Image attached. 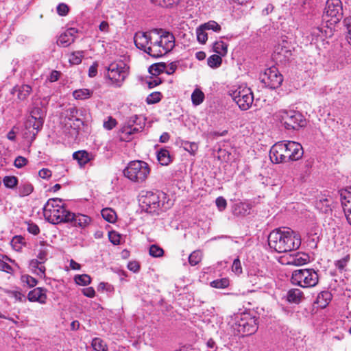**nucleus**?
Segmentation results:
<instances>
[{"mask_svg": "<svg viewBox=\"0 0 351 351\" xmlns=\"http://www.w3.org/2000/svg\"><path fill=\"white\" fill-rule=\"evenodd\" d=\"M149 172L150 169L147 162L134 160L129 162L123 171V174L131 181L141 183L147 179Z\"/></svg>", "mask_w": 351, "mask_h": 351, "instance_id": "obj_9", "label": "nucleus"}, {"mask_svg": "<svg viewBox=\"0 0 351 351\" xmlns=\"http://www.w3.org/2000/svg\"><path fill=\"white\" fill-rule=\"evenodd\" d=\"M205 31L206 30L202 27V25L197 28V40L202 44L205 43L208 39V35Z\"/></svg>", "mask_w": 351, "mask_h": 351, "instance_id": "obj_48", "label": "nucleus"}, {"mask_svg": "<svg viewBox=\"0 0 351 351\" xmlns=\"http://www.w3.org/2000/svg\"><path fill=\"white\" fill-rule=\"evenodd\" d=\"M229 285V280L228 278H221L212 281L210 286L217 289H223Z\"/></svg>", "mask_w": 351, "mask_h": 351, "instance_id": "obj_44", "label": "nucleus"}, {"mask_svg": "<svg viewBox=\"0 0 351 351\" xmlns=\"http://www.w3.org/2000/svg\"><path fill=\"white\" fill-rule=\"evenodd\" d=\"M21 280L23 283L26 284L28 287H34L37 285V280L29 275H23Z\"/></svg>", "mask_w": 351, "mask_h": 351, "instance_id": "obj_51", "label": "nucleus"}, {"mask_svg": "<svg viewBox=\"0 0 351 351\" xmlns=\"http://www.w3.org/2000/svg\"><path fill=\"white\" fill-rule=\"evenodd\" d=\"M27 226V230L29 233L34 235H38L40 233V228L36 223L29 221Z\"/></svg>", "mask_w": 351, "mask_h": 351, "instance_id": "obj_53", "label": "nucleus"}, {"mask_svg": "<svg viewBox=\"0 0 351 351\" xmlns=\"http://www.w3.org/2000/svg\"><path fill=\"white\" fill-rule=\"evenodd\" d=\"M106 69L108 78L111 83L117 87H121L128 74L127 65L122 61L114 62Z\"/></svg>", "mask_w": 351, "mask_h": 351, "instance_id": "obj_11", "label": "nucleus"}, {"mask_svg": "<svg viewBox=\"0 0 351 351\" xmlns=\"http://www.w3.org/2000/svg\"><path fill=\"white\" fill-rule=\"evenodd\" d=\"M76 33L77 31L74 28L67 29L59 36L57 41L58 45L64 47L70 45L74 42Z\"/></svg>", "mask_w": 351, "mask_h": 351, "instance_id": "obj_19", "label": "nucleus"}, {"mask_svg": "<svg viewBox=\"0 0 351 351\" xmlns=\"http://www.w3.org/2000/svg\"><path fill=\"white\" fill-rule=\"evenodd\" d=\"M204 98V93L199 88H195L191 94V101L194 106L200 105Z\"/></svg>", "mask_w": 351, "mask_h": 351, "instance_id": "obj_30", "label": "nucleus"}, {"mask_svg": "<svg viewBox=\"0 0 351 351\" xmlns=\"http://www.w3.org/2000/svg\"><path fill=\"white\" fill-rule=\"evenodd\" d=\"M6 293L12 298H14L16 300L21 301L24 297L22 293L18 291H6Z\"/></svg>", "mask_w": 351, "mask_h": 351, "instance_id": "obj_62", "label": "nucleus"}, {"mask_svg": "<svg viewBox=\"0 0 351 351\" xmlns=\"http://www.w3.org/2000/svg\"><path fill=\"white\" fill-rule=\"evenodd\" d=\"M202 254L199 250L193 252L189 256V262L191 266L197 265L202 260Z\"/></svg>", "mask_w": 351, "mask_h": 351, "instance_id": "obj_41", "label": "nucleus"}, {"mask_svg": "<svg viewBox=\"0 0 351 351\" xmlns=\"http://www.w3.org/2000/svg\"><path fill=\"white\" fill-rule=\"evenodd\" d=\"M268 244L278 253H285L298 250L301 245L299 233L290 228L276 229L268 236Z\"/></svg>", "mask_w": 351, "mask_h": 351, "instance_id": "obj_1", "label": "nucleus"}, {"mask_svg": "<svg viewBox=\"0 0 351 351\" xmlns=\"http://www.w3.org/2000/svg\"><path fill=\"white\" fill-rule=\"evenodd\" d=\"M32 91V87L28 84L16 85L14 86L10 93L14 94L17 93V98L20 101L25 100Z\"/></svg>", "mask_w": 351, "mask_h": 351, "instance_id": "obj_20", "label": "nucleus"}, {"mask_svg": "<svg viewBox=\"0 0 351 351\" xmlns=\"http://www.w3.org/2000/svg\"><path fill=\"white\" fill-rule=\"evenodd\" d=\"M69 12V7L65 3H60L57 6V12L60 16L66 15Z\"/></svg>", "mask_w": 351, "mask_h": 351, "instance_id": "obj_58", "label": "nucleus"}, {"mask_svg": "<svg viewBox=\"0 0 351 351\" xmlns=\"http://www.w3.org/2000/svg\"><path fill=\"white\" fill-rule=\"evenodd\" d=\"M166 67V63L160 62L152 64L149 69V72L153 75H160L164 73Z\"/></svg>", "mask_w": 351, "mask_h": 351, "instance_id": "obj_34", "label": "nucleus"}, {"mask_svg": "<svg viewBox=\"0 0 351 351\" xmlns=\"http://www.w3.org/2000/svg\"><path fill=\"white\" fill-rule=\"evenodd\" d=\"M24 238L21 236H15L11 240L10 244L16 251H20L22 248Z\"/></svg>", "mask_w": 351, "mask_h": 351, "instance_id": "obj_45", "label": "nucleus"}, {"mask_svg": "<svg viewBox=\"0 0 351 351\" xmlns=\"http://www.w3.org/2000/svg\"><path fill=\"white\" fill-rule=\"evenodd\" d=\"M331 300L332 294L329 291H322L317 297L316 303L320 308H324L326 307Z\"/></svg>", "mask_w": 351, "mask_h": 351, "instance_id": "obj_25", "label": "nucleus"}, {"mask_svg": "<svg viewBox=\"0 0 351 351\" xmlns=\"http://www.w3.org/2000/svg\"><path fill=\"white\" fill-rule=\"evenodd\" d=\"M252 207L253 204L251 202L237 203L232 207V213L237 217H245L250 214Z\"/></svg>", "mask_w": 351, "mask_h": 351, "instance_id": "obj_17", "label": "nucleus"}, {"mask_svg": "<svg viewBox=\"0 0 351 351\" xmlns=\"http://www.w3.org/2000/svg\"><path fill=\"white\" fill-rule=\"evenodd\" d=\"M232 271L237 275H239L242 273V267L239 258H237L234 260L232 266Z\"/></svg>", "mask_w": 351, "mask_h": 351, "instance_id": "obj_54", "label": "nucleus"}, {"mask_svg": "<svg viewBox=\"0 0 351 351\" xmlns=\"http://www.w3.org/2000/svg\"><path fill=\"white\" fill-rule=\"evenodd\" d=\"M47 290L44 288L37 287L30 291L27 298L30 302H38L40 304H45L47 301Z\"/></svg>", "mask_w": 351, "mask_h": 351, "instance_id": "obj_18", "label": "nucleus"}, {"mask_svg": "<svg viewBox=\"0 0 351 351\" xmlns=\"http://www.w3.org/2000/svg\"><path fill=\"white\" fill-rule=\"evenodd\" d=\"M274 119L287 130H298L306 125V119L302 112L292 109H282L276 112Z\"/></svg>", "mask_w": 351, "mask_h": 351, "instance_id": "obj_5", "label": "nucleus"}, {"mask_svg": "<svg viewBox=\"0 0 351 351\" xmlns=\"http://www.w3.org/2000/svg\"><path fill=\"white\" fill-rule=\"evenodd\" d=\"M309 262V256L305 253L297 252L293 254L288 263L293 265L300 266Z\"/></svg>", "mask_w": 351, "mask_h": 351, "instance_id": "obj_23", "label": "nucleus"}, {"mask_svg": "<svg viewBox=\"0 0 351 351\" xmlns=\"http://www.w3.org/2000/svg\"><path fill=\"white\" fill-rule=\"evenodd\" d=\"M149 253L153 257H161L163 256L164 250L157 245H152Z\"/></svg>", "mask_w": 351, "mask_h": 351, "instance_id": "obj_46", "label": "nucleus"}, {"mask_svg": "<svg viewBox=\"0 0 351 351\" xmlns=\"http://www.w3.org/2000/svg\"><path fill=\"white\" fill-rule=\"evenodd\" d=\"M110 241L114 245H118L120 243V234L115 231H111L108 234Z\"/></svg>", "mask_w": 351, "mask_h": 351, "instance_id": "obj_56", "label": "nucleus"}, {"mask_svg": "<svg viewBox=\"0 0 351 351\" xmlns=\"http://www.w3.org/2000/svg\"><path fill=\"white\" fill-rule=\"evenodd\" d=\"M233 328L242 336L252 335L258 329V319L249 312L239 313L235 317Z\"/></svg>", "mask_w": 351, "mask_h": 351, "instance_id": "obj_6", "label": "nucleus"}, {"mask_svg": "<svg viewBox=\"0 0 351 351\" xmlns=\"http://www.w3.org/2000/svg\"><path fill=\"white\" fill-rule=\"evenodd\" d=\"M151 1L161 7L169 8L176 4L178 0H151Z\"/></svg>", "mask_w": 351, "mask_h": 351, "instance_id": "obj_47", "label": "nucleus"}, {"mask_svg": "<svg viewBox=\"0 0 351 351\" xmlns=\"http://www.w3.org/2000/svg\"><path fill=\"white\" fill-rule=\"evenodd\" d=\"M215 204L220 211H223L227 206V202L226 199L221 196L218 197L215 200Z\"/></svg>", "mask_w": 351, "mask_h": 351, "instance_id": "obj_55", "label": "nucleus"}, {"mask_svg": "<svg viewBox=\"0 0 351 351\" xmlns=\"http://www.w3.org/2000/svg\"><path fill=\"white\" fill-rule=\"evenodd\" d=\"M304 154L302 145L295 141H280L275 143L269 152L271 160L275 163H284L300 159Z\"/></svg>", "mask_w": 351, "mask_h": 351, "instance_id": "obj_2", "label": "nucleus"}, {"mask_svg": "<svg viewBox=\"0 0 351 351\" xmlns=\"http://www.w3.org/2000/svg\"><path fill=\"white\" fill-rule=\"evenodd\" d=\"M343 24L347 31V40L351 45V16L346 18L343 20Z\"/></svg>", "mask_w": 351, "mask_h": 351, "instance_id": "obj_52", "label": "nucleus"}, {"mask_svg": "<svg viewBox=\"0 0 351 351\" xmlns=\"http://www.w3.org/2000/svg\"><path fill=\"white\" fill-rule=\"evenodd\" d=\"M154 40V34L147 32H136L134 37V41L137 48L143 50L149 56H151V51L149 49H151V43Z\"/></svg>", "mask_w": 351, "mask_h": 351, "instance_id": "obj_15", "label": "nucleus"}, {"mask_svg": "<svg viewBox=\"0 0 351 351\" xmlns=\"http://www.w3.org/2000/svg\"><path fill=\"white\" fill-rule=\"evenodd\" d=\"M330 202L331 200L327 197H322L316 201L315 206L321 212L326 213L329 210H331Z\"/></svg>", "mask_w": 351, "mask_h": 351, "instance_id": "obj_27", "label": "nucleus"}, {"mask_svg": "<svg viewBox=\"0 0 351 351\" xmlns=\"http://www.w3.org/2000/svg\"><path fill=\"white\" fill-rule=\"evenodd\" d=\"M47 251L45 247H42L39 250L37 257L40 262L45 263L47 260Z\"/></svg>", "mask_w": 351, "mask_h": 351, "instance_id": "obj_64", "label": "nucleus"}, {"mask_svg": "<svg viewBox=\"0 0 351 351\" xmlns=\"http://www.w3.org/2000/svg\"><path fill=\"white\" fill-rule=\"evenodd\" d=\"M213 51L221 56H225L228 53V45L221 41H216L213 43Z\"/></svg>", "mask_w": 351, "mask_h": 351, "instance_id": "obj_29", "label": "nucleus"}, {"mask_svg": "<svg viewBox=\"0 0 351 351\" xmlns=\"http://www.w3.org/2000/svg\"><path fill=\"white\" fill-rule=\"evenodd\" d=\"M83 125L84 122L81 119L75 118L65 123L64 132L69 133L72 138H76L79 134V130Z\"/></svg>", "mask_w": 351, "mask_h": 351, "instance_id": "obj_16", "label": "nucleus"}, {"mask_svg": "<svg viewBox=\"0 0 351 351\" xmlns=\"http://www.w3.org/2000/svg\"><path fill=\"white\" fill-rule=\"evenodd\" d=\"M291 281L294 285L311 288L318 284L319 276L313 269H300L293 271Z\"/></svg>", "mask_w": 351, "mask_h": 351, "instance_id": "obj_7", "label": "nucleus"}, {"mask_svg": "<svg viewBox=\"0 0 351 351\" xmlns=\"http://www.w3.org/2000/svg\"><path fill=\"white\" fill-rule=\"evenodd\" d=\"M205 30H213L215 32H219L221 30V26L215 21H209L201 25Z\"/></svg>", "mask_w": 351, "mask_h": 351, "instance_id": "obj_43", "label": "nucleus"}, {"mask_svg": "<svg viewBox=\"0 0 351 351\" xmlns=\"http://www.w3.org/2000/svg\"><path fill=\"white\" fill-rule=\"evenodd\" d=\"M341 201L342 206L343 203H350L351 202V191H348V190L342 191L341 192Z\"/></svg>", "mask_w": 351, "mask_h": 351, "instance_id": "obj_57", "label": "nucleus"}, {"mask_svg": "<svg viewBox=\"0 0 351 351\" xmlns=\"http://www.w3.org/2000/svg\"><path fill=\"white\" fill-rule=\"evenodd\" d=\"M45 117V113L44 110L41 108L36 106L31 110L29 118H33L37 121H41L44 123Z\"/></svg>", "mask_w": 351, "mask_h": 351, "instance_id": "obj_32", "label": "nucleus"}, {"mask_svg": "<svg viewBox=\"0 0 351 351\" xmlns=\"http://www.w3.org/2000/svg\"><path fill=\"white\" fill-rule=\"evenodd\" d=\"M221 56L219 54H213L210 56L207 60V63L211 68L219 67L221 64Z\"/></svg>", "mask_w": 351, "mask_h": 351, "instance_id": "obj_36", "label": "nucleus"}, {"mask_svg": "<svg viewBox=\"0 0 351 351\" xmlns=\"http://www.w3.org/2000/svg\"><path fill=\"white\" fill-rule=\"evenodd\" d=\"M83 57L82 51H74L69 56V61L71 64L77 65L81 63Z\"/></svg>", "mask_w": 351, "mask_h": 351, "instance_id": "obj_38", "label": "nucleus"}, {"mask_svg": "<svg viewBox=\"0 0 351 351\" xmlns=\"http://www.w3.org/2000/svg\"><path fill=\"white\" fill-rule=\"evenodd\" d=\"M71 216L69 219V222H73L75 226H78L80 228H85L86 227L91 221V219L90 217L82 215V214H75L71 213Z\"/></svg>", "mask_w": 351, "mask_h": 351, "instance_id": "obj_21", "label": "nucleus"}, {"mask_svg": "<svg viewBox=\"0 0 351 351\" xmlns=\"http://www.w3.org/2000/svg\"><path fill=\"white\" fill-rule=\"evenodd\" d=\"M161 97L162 95L160 92H154L148 95L146 101L149 104H156L160 101Z\"/></svg>", "mask_w": 351, "mask_h": 351, "instance_id": "obj_50", "label": "nucleus"}, {"mask_svg": "<svg viewBox=\"0 0 351 351\" xmlns=\"http://www.w3.org/2000/svg\"><path fill=\"white\" fill-rule=\"evenodd\" d=\"M326 16L330 17V25L336 24L343 16L342 3L340 0H327L324 9Z\"/></svg>", "mask_w": 351, "mask_h": 351, "instance_id": "obj_13", "label": "nucleus"}, {"mask_svg": "<svg viewBox=\"0 0 351 351\" xmlns=\"http://www.w3.org/2000/svg\"><path fill=\"white\" fill-rule=\"evenodd\" d=\"M177 69V64L176 62H171L168 64H166V67L165 70V73L168 75L173 74Z\"/></svg>", "mask_w": 351, "mask_h": 351, "instance_id": "obj_61", "label": "nucleus"}, {"mask_svg": "<svg viewBox=\"0 0 351 351\" xmlns=\"http://www.w3.org/2000/svg\"><path fill=\"white\" fill-rule=\"evenodd\" d=\"M74 280L77 285L82 286L88 285L91 282L90 277L87 274L77 275L75 276Z\"/></svg>", "mask_w": 351, "mask_h": 351, "instance_id": "obj_42", "label": "nucleus"}, {"mask_svg": "<svg viewBox=\"0 0 351 351\" xmlns=\"http://www.w3.org/2000/svg\"><path fill=\"white\" fill-rule=\"evenodd\" d=\"M43 125V123L41 121H37L35 119L29 117L25 123V129L34 138L36 136L38 132L42 129Z\"/></svg>", "mask_w": 351, "mask_h": 351, "instance_id": "obj_22", "label": "nucleus"}, {"mask_svg": "<svg viewBox=\"0 0 351 351\" xmlns=\"http://www.w3.org/2000/svg\"><path fill=\"white\" fill-rule=\"evenodd\" d=\"M3 183L6 188L14 189L18 184V179L14 176H5L3 179Z\"/></svg>", "mask_w": 351, "mask_h": 351, "instance_id": "obj_40", "label": "nucleus"}, {"mask_svg": "<svg viewBox=\"0 0 351 351\" xmlns=\"http://www.w3.org/2000/svg\"><path fill=\"white\" fill-rule=\"evenodd\" d=\"M151 34L157 37H154L153 42L151 43V49H149L151 51V56L161 57L174 48L175 37L173 34L162 29H153L151 31Z\"/></svg>", "mask_w": 351, "mask_h": 351, "instance_id": "obj_3", "label": "nucleus"}, {"mask_svg": "<svg viewBox=\"0 0 351 351\" xmlns=\"http://www.w3.org/2000/svg\"><path fill=\"white\" fill-rule=\"evenodd\" d=\"M62 199L59 198L49 199L43 206V215L45 219L51 223L58 224L60 223L69 222L72 215L71 212L60 205Z\"/></svg>", "mask_w": 351, "mask_h": 351, "instance_id": "obj_4", "label": "nucleus"}, {"mask_svg": "<svg viewBox=\"0 0 351 351\" xmlns=\"http://www.w3.org/2000/svg\"><path fill=\"white\" fill-rule=\"evenodd\" d=\"M145 125V119L142 116L134 115L127 121L121 131L128 138L130 135L141 132Z\"/></svg>", "mask_w": 351, "mask_h": 351, "instance_id": "obj_14", "label": "nucleus"}, {"mask_svg": "<svg viewBox=\"0 0 351 351\" xmlns=\"http://www.w3.org/2000/svg\"><path fill=\"white\" fill-rule=\"evenodd\" d=\"M303 298L304 293L299 289H291L287 294V299L291 303L299 304Z\"/></svg>", "mask_w": 351, "mask_h": 351, "instance_id": "obj_24", "label": "nucleus"}, {"mask_svg": "<svg viewBox=\"0 0 351 351\" xmlns=\"http://www.w3.org/2000/svg\"><path fill=\"white\" fill-rule=\"evenodd\" d=\"M27 162V160L23 156H18L14 160V166L17 168H21L24 167Z\"/></svg>", "mask_w": 351, "mask_h": 351, "instance_id": "obj_59", "label": "nucleus"}, {"mask_svg": "<svg viewBox=\"0 0 351 351\" xmlns=\"http://www.w3.org/2000/svg\"><path fill=\"white\" fill-rule=\"evenodd\" d=\"M157 159L162 165H168L171 161L169 152L166 149H161L158 151Z\"/></svg>", "mask_w": 351, "mask_h": 351, "instance_id": "obj_28", "label": "nucleus"}, {"mask_svg": "<svg viewBox=\"0 0 351 351\" xmlns=\"http://www.w3.org/2000/svg\"><path fill=\"white\" fill-rule=\"evenodd\" d=\"M92 346L96 351H107V345L100 338H94L92 341Z\"/></svg>", "mask_w": 351, "mask_h": 351, "instance_id": "obj_39", "label": "nucleus"}, {"mask_svg": "<svg viewBox=\"0 0 351 351\" xmlns=\"http://www.w3.org/2000/svg\"><path fill=\"white\" fill-rule=\"evenodd\" d=\"M165 195L162 191H146L139 199L140 205L146 213H157L159 208L164 206L165 202L161 199H165Z\"/></svg>", "mask_w": 351, "mask_h": 351, "instance_id": "obj_8", "label": "nucleus"}, {"mask_svg": "<svg viewBox=\"0 0 351 351\" xmlns=\"http://www.w3.org/2000/svg\"><path fill=\"white\" fill-rule=\"evenodd\" d=\"M92 94L93 92L89 89L83 88L75 90L73 95L76 99H85L90 97Z\"/></svg>", "mask_w": 351, "mask_h": 351, "instance_id": "obj_35", "label": "nucleus"}, {"mask_svg": "<svg viewBox=\"0 0 351 351\" xmlns=\"http://www.w3.org/2000/svg\"><path fill=\"white\" fill-rule=\"evenodd\" d=\"M117 121L112 117H109L108 121L104 122V127L107 130H112L115 127Z\"/></svg>", "mask_w": 351, "mask_h": 351, "instance_id": "obj_60", "label": "nucleus"}, {"mask_svg": "<svg viewBox=\"0 0 351 351\" xmlns=\"http://www.w3.org/2000/svg\"><path fill=\"white\" fill-rule=\"evenodd\" d=\"M78 110L76 108L72 107L66 110V117L64 119L65 123L66 121H72L73 119L77 117Z\"/></svg>", "mask_w": 351, "mask_h": 351, "instance_id": "obj_49", "label": "nucleus"}, {"mask_svg": "<svg viewBox=\"0 0 351 351\" xmlns=\"http://www.w3.org/2000/svg\"><path fill=\"white\" fill-rule=\"evenodd\" d=\"M206 345L208 349L207 351H216L217 349V343L212 338L207 340Z\"/></svg>", "mask_w": 351, "mask_h": 351, "instance_id": "obj_63", "label": "nucleus"}, {"mask_svg": "<svg viewBox=\"0 0 351 351\" xmlns=\"http://www.w3.org/2000/svg\"><path fill=\"white\" fill-rule=\"evenodd\" d=\"M261 80L266 87L275 89L281 85L283 77L276 66H271L265 69L261 75Z\"/></svg>", "mask_w": 351, "mask_h": 351, "instance_id": "obj_12", "label": "nucleus"}, {"mask_svg": "<svg viewBox=\"0 0 351 351\" xmlns=\"http://www.w3.org/2000/svg\"><path fill=\"white\" fill-rule=\"evenodd\" d=\"M33 186L29 182L23 183L19 188V195L21 197L29 195L33 191Z\"/></svg>", "mask_w": 351, "mask_h": 351, "instance_id": "obj_37", "label": "nucleus"}, {"mask_svg": "<svg viewBox=\"0 0 351 351\" xmlns=\"http://www.w3.org/2000/svg\"><path fill=\"white\" fill-rule=\"evenodd\" d=\"M229 95L242 110H248L254 101L252 91L245 84L232 87Z\"/></svg>", "mask_w": 351, "mask_h": 351, "instance_id": "obj_10", "label": "nucleus"}, {"mask_svg": "<svg viewBox=\"0 0 351 351\" xmlns=\"http://www.w3.org/2000/svg\"><path fill=\"white\" fill-rule=\"evenodd\" d=\"M102 217L108 222L114 223L117 219V215L114 210L110 208H106L101 210Z\"/></svg>", "mask_w": 351, "mask_h": 351, "instance_id": "obj_31", "label": "nucleus"}, {"mask_svg": "<svg viewBox=\"0 0 351 351\" xmlns=\"http://www.w3.org/2000/svg\"><path fill=\"white\" fill-rule=\"evenodd\" d=\"M182 147L184 150L190 153L191 155H195L198 149V145L195 142H189L184 141L181 143Z\"/></svg>", "mask_w": 351, "mask_h": 351, "instance_id": "obj_33", "label": "nucleus"}, {"mask_svg": "<svg viewBox=\"0 0 351 351\" xmlns=\"http://www.w3.org/2000/svg\"><path fill=\"white\" fill-rule=\"evenodd\" d=\"M73 158L78 162L81 167L84 166L90 160L89 154L84 150L74 152L73 154Z\"/></svg>", "mask_w": 351, "mask_h": 351, "instance_id": "obj_26", "label": "nucleus"}]
</instances>
